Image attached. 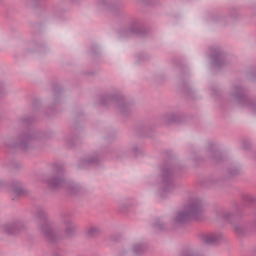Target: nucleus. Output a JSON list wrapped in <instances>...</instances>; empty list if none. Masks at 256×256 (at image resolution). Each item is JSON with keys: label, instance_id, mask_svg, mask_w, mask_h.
I'll use <instances>...</instances> for the list:
<instances>
[{"label": "nucleus", "instance_id": "9b49d317", "mask_svg": "<svg viewBox=\"0 0 256 256\" xmlns=\"http://www.w3.org/2000/svg\"><path fill=\"white\" fill-rule=\"evenodd\" d=\"M166 175H167V173H166V174H164V179H165Z\"/></svg>", "mask_w": 256, "mask_h": 256}, {"label": "nucleus", "instance_id": "39448f33", "mask_svg": "<svg viewBox=\"0 0 256 256\" xmlns=\"http://www.w3.org/2000/svg\"><path fill=\"white\" fill-rule=\"evenodd\" d=\"M64 225L66 227L65 229L66 237H71V235L75 233V229H77V227L75 226V224L71 223V221L65 222Z\"/></svg>", "mask_w": 256, "mask_h": 256}, {"label": "nucleus", "instance_id": "9d476101", "mask_svg": "<svg viewBox=\"0 0 256 256\" xmlns=\"http://www.w3.org/2000/svg\"><path fill=\"white\" fill-rule=\"evenodd\" d=\"M235 229H236V231H239V228L236 227Z\"/></svg>", "mask_w": 256, "mask_h": 256}, {"label": "nucleus", "instance_id": "6e6552de", "mask_svg": "<svg viewBox=\"0 0 256 256\" xmlns=\"http://www.w3.org/2000/svg\"><path fill=\"white\" fill-rule=\"evenodd\" d=\"M26 141H29V137H26Z\"/></svg>", "mask_w": 256, "mask_h": 256}, {"label": "nucleus", "instance_id": "20e7f679", "mask_svg": "<svg viewBox=\"0 0 256 256\" xmlns=\"http://www.w3.org/2000/svg\"><path fill=\"white\" fill-rule=\"evenodd\" d=\"M48 185L52 189H57V187H62L63 186V178L54 177L53 179L49 180Z\"/></svg>", "mask_w": 256, "mask_h": 256}, {"label": "nucleus", "instance_id": "7ed1b4c3", "mask_svg": "<svg viewBox=\"0 0 256 256\" xmlns=\"http://www.w3.org/2000/svg\"><path fill=\"white\" fill-rule=\"evenodd\" d=\"M4 233L8 235H15L19 231V227L15 224H6L3 226Z\"/></svg>", "mask_w": 256, "mask_h": 256}, {"label": "nucleus", "instance_id": "f257e3e1", "mask_svg": "<svg viewBox=\"0 0 256 256\" xmlns=\"http://www.w3.org/2000/svg\"><path fill=\"white\" fill-rule=\"evenodd\" d=\"M204 211L205 208L201 200L195 199L185 206L183 212L177 214L175 221L176 223H185L188 219H201Z\"/></svg>", "mask_w": 256, "mask_h": 256}, {"label": "nucleus", "instance_id": "f03ea898", "mask_svg": "<svg viewBox=\"0 0 256 256\" xmlns=\"http://www.w3.org/2000/svg\"><path fill=\"white\" fill-rule=\"evenodd\" d=\"M41 231H42L43 235L46 237V239H48V241H57L55 232L53 231V229L51 228V226L49 224H44L41 227Z\"/></svg>", "mask_w": 256, "mask_h": 256}, {"label": "nucleus", "instance_id": "0eeeda50", "mask_svg": "<svg viewBox=\"0 0 256 256\" xmlns=\"http://www.w3.org/2000/svg\"><path fill=\"white\" fill-rule=\"evenodd\" d=\"M133 251L136 255H139L143 253V251H145V247H143V245L141 244H137L134 246Z\"/></svg>", "mask_w": 256, "mask_h": 256}, {"label": "nucleus", "instance_id": "423d86ee", "mask_svg": "<svg viewBox=\"0 0 256 256\" xmlns=\"http://www.w3.org/2000/svg\"><path fill=\"white\" fill-rule=\"evenodd\" d=\"M221 239V235L219 234H208L204 237V243L208 245L211 243H217Z\"/></svg>", "mask_w": 256, "mask_h": 256}, {"label": "nucleus", "instance_id": "1a4fd4ad", "mask_svg": "<svg viewBox=\"0 0 256 256\" xmlns=\"http://www.w3.org/2000/svg\"><path fill=\"white\" fill-rule=\"evenodd\" d=\"M14 193H19V191H15V190H14Z\"/></svg>", "mask_w": 256, "mask_h": 256}]
</instances>
